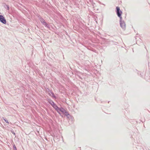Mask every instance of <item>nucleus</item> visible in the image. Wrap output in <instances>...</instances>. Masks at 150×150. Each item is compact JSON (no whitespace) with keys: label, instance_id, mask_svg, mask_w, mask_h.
<instances>
[{"label":"nucleus","instance_id":"a211bd4d","mask_svg":"<svg viewBox=\"0 0 150 150\" xmlns=\"http://www.w3.org/2000/svg\"><path fill=\"white\" fill-rule=\"evenodd\" d=\"M1 14V13L0 12V14Z\"/></svg>","mask_w":150,"mask_h":150},{"label":"nucleus","instance_id":"4468645a","mask_svg":"<svg viewBox=\"0 0 150 150\" xmlns=\"http://www.w3.org/2000/svg\"><path fill=\"white\" fill-rule=\"evenodd\" d=\"M13 147L14 149V150H17L16 148L15 145H13Z\"/></svg>","mask_w":150,"mask_h":150},{"label":"nucleus","instance_id":"1a4fd4ad","mask_svg":"<svg viewBox=\"0 0 150 150\" xmlns=\"http://www.w3.org/2000/svg\"><path fill=\"white\" fill-rule=\"evenodd\" d=\"M4 8L6 9H7L8 10H9V6L8 5L5 4L4 6Z\"/></svg>","mask_w":150,"mask_h":150},{"label":"nucleus","instance_id":"20e7f679","mask_svg":"<svg viewBox=\"0 0 150 150\" xmlns=\"http://www.w3.org/2000/svg\"><path fill=\"white\" fill-rule=\"evenodd\" d=\"M66 110L62 107H61L59 108L57 112L58 113L60 114L61 116V113L60 112H62L63 114H64V112Z\"/></svg>","mask_w":150,"mask_h":150},{"label":"nucleus","instance_id":"0eeeda50","mask_svg":"<svg viewBox=\"0 0 150 150\" xmlns=\"http://www.w3.org/2000/svg\"><path fill=\"white\" fill-rule=\"evenodd\" d=\"M47 101L52 105L54 103V102L52 101V100L50 98L47 99Z\"/></svg>","mask_w":150,"mask_h":150},{"label":"nucleus","instance_id":"f257e3e1","mask_svg":"<svg viewBox=\"0 0 150 150\" xmlns=\"http://www.w3.org/2000/svg\"><path fill=\"white\" fill-rule=\"evenodd\" d=\"M116 12L117 16L121 19L122 18V12L120 10V8L118 6L116 7Z\"/></svg>","mask_w":150,"mask_h":150},{"label":"nucleus","instance_id":"f3484780","mask_svg":"<svg viewBox=\"0 0 150 150\" xmlns=\"http://www.w3.org/2000/svg\"><path fill=\"white\" fill-rule=\"evenodd\" d=\"M137 36H136V37H135V39H137Z\"/></svg>","mask_w":150,"mask_h":150},{"label":"nucleus","instance_id":"dca6fc26","mask_svg":"<svg viewBox=\"0 0 150 150\" xmlns=\"http://www.w3.org/2000/svg\"><path fill=\"white\" fill-rule=\"evenodd\" d=\"M67 117L68 118H69L70 116H69V115H67Z\"/></svg>","mask_w":150,"mask_h":150},{"label":"nucleus","instance_id":"f8f14e48","mask_svg":"<svg viewBox=\"0 0 150 150\" xmlns=\"http://www.w3.org/2000/svg\"><path fill=\"white\" fill-rule=\"evenodd\" d=\"M47 91L48 92H49L50 93H51V92H52V91L51 90H50V89H49V88H47Z\"/></svg>","mask_w":150,"mask_h":150},{"label":"nucleus","instance_id":"2eb2a0df","mask_svg":"<svg viewBox=\"0 0 150 150\" xmlns=\"http://www.w3.org/2000/svg\"><path fill=\"white\" fill-rule=\"evenodd\" d=\"M11 132L13 134H14V135H15V133H14V132L13 131H11Z\"/></svg>","mask_w":150,"mask_h":150},{"label":"nucleus","instance_id":"7ed1b4c3","mask_svg":"<svg viewBox=\"0 0 150 150\" xmlns=\"http://www.w3.org/2000/svg\"><path fill=\"white\" fill-rule=\"evenodd\" d=\"M0 22L4 24H6V21L4 17L2 15H0Z\"/></svg>","mask_w":150,"mask_h":150},{"label":"nucleus","instance_id":"6e6552de","mask_svg":"<svg viewBox=\"0 0 150 150\" xmlns=\"http://www.w3.org/2000/svg\"><path fill=\"white\" fill-rule=\"evenodd\" d=\"M44 25L45 27L49 29H50V25L46 22L43 25Z\"/></svg>","mask_w":150,"mask_h":150},{"label":"nucleus","instance_id":"39448f33","mask_svg":"<svg viewBox=\"0 0 150 150\" xmlns=\"http://www.w3.org/2000/svg\"><path fill=\"white\" fill-rule=\"evenodd\" d=\"M38 17L39 19L43 25L46 22L40 16H38Z\"/></svg>","mask_w":150,"mask_h":150},{"label":"nucleus","instance_id":"f03ea898","mask_svg":"<svg viewBox=\"0 0 150 150\" xmlns=\"http://www.w3.org/2000/svg\"><path fill=\"white\" fill-rule=\"evenodd\" d=\"M120 24L121 27L124 30H125L126 28V24L124 21L122 20V18L120 20Z\"/></svg>","mask_w":150,"mask_h":150},{"label":"nucleus","instance_id":"ddd939ff","mask_svg":"<svg viewBox=\"0 0 150 150\" xmlns=\"http://www.w3.org/2000/svg\"><path fill=\"white\" fill-rule=\"evenodd\" d=\"M4 120L7 123L9 124V122H8V120L7 119H4Z\"/></svg>","mask_w":150,"mask_h":150},{"label":"nucleus","instance_id":"423d86ee","mask_svg":"<svg viewBox=\"0 0 150 150\" xmlns=\"http://www.w3.org/2000/svg\"><path fill=\"white\" fill-rule=\"evenodd\" d=\"M52 107L54 108V109L57 111V112L58 110L59 109V108L58 107L57 105L55 104H54L53 105H52Z\"/></svg>","mask_w":150,"mask_h":150},{"label":"nucleus","instance_id":"9b49d317","mask_svg":"<svg viewBox=\"0 0 150 150\" xmlns=\"http://www.w3.org/2000/svg\"><path fill=\"white\" fill-rule=\"evenodd\" d=\"M51 94H52V97H53V98L56 99V96L54 95V93L52 92H51Z\"/></svg>","mask_w":150,"mask_h":150},{"label":"nucleus","instance_id":"9d476101","mask_svg":"<svg viewBox=\"0 0 150 150\" xmlns=\"http://www.w3.org/2000/svg\"><path fill=\"white\" fill-rule=\"evenodd\" d=\"M63 114H64L66 116H67V115L70 116V114L66 110L64 112V113Z\"/></svg>","mask_w":150,"mask_h":150}]
</instances>
